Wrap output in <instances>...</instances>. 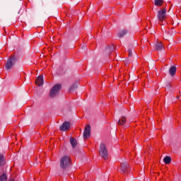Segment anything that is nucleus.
Wrapping results in <instances>:
<instances>
[{
	"instance_id": "f257e3e1",
	"label": "nucleus",
	"mask_w": 181,
	"mask_h": 181,
	"mask_svg": "<svg viewBox=\"0 0 181 181\" xmlns=\"http://www.w3.org/2000/svg\"><path fill=\"white\" fill-rule=\"evenodd\" d=\"M71 165V158H70V156H64L61 158L60 160V167L62 169H66V168H69Z\"/></svg>"
},
{
	"instance_id": "9b49d317",
	"label": "nucleus",
	"mask_w": 181,
	"mask_h": 181,
	"mask_svg": "<svg viewBox=\"0 0 181 181\" xmlns=\"http://www.w3.org/2000/svg\"><path fill=\"white\" fill-rule=\"evenodd\" d=\"M163 49V45H162V43L160 42H156L155 45V50H157L158 52L162 50Z\"/></svg>"
},
{
	"instance_id": "9d476101",
	"label": "nucleus",
	"mask_w": 181,
	"mask_h": 181,
	"mask_svg": "<svg viewBox=\"0 0 181 181\" xmlns=\"http://www.w3.org/2000/svg\"><path fill=\"white\" fill-rule=\"evenodd\" d=\"M177 68L175 66H171L169 69V74L172 77L176 74Z\"/></svg>"
},
{
	"instance_id": "ddd939ff",
	"label": "nucleus",
	"mask_w": 181,
	"mask_h": 181,
	"mask_svg": "<svg viewBox=\"0 0 181 181\" xmlns=\"http://www.w3.org/2000/svg\"><path fill=\"white\" fill-rule=\"evenodd\" d=\"M5 157L4 156V154L0 153V166H4L5 165Z\"/></svg>"
},
{
	"instance_id": "f3484780",
	"label": "nucleus",
	"mask_w": 181,
	"mask_h": 181,
	"mask_svg": "<svg viewBox=\"0 0 181 181\" xmlns=\"http://www.w3.org/2000/svg\"><path fill=\"white\" fill-rule=\"evenodd\" d=\"M163 161H164V163H165L166 165H169V163L172 162V158H170V157L169 156H166L164 158Z\"/></svg>"
},
{
	"instance_id": "39448f33",
	"label": "nucleus",
	"mask_w": 181,
	"mask_h": 181,
	"mask_svg": "<svg viewBox=\"0 0 181 181\" xmlns=\"http://www.w3.org/2000/svg\"><path fill=\"white\" fill-rule=\"evenodd\" d=\"M157 18L160 25H163V21L166 19V8L159 10L158 11Z\"/></svg>"
},
{
	"instance_id": "20e7f679",
	"label": "nucleus",
	"mask_w": 181,
	"mask_h": 181,
	"mask_svg": "<svg viewBox=\"0 0 181 181\" xmlns=\"http://www.w3.org/2000/svg\"><path fill=\"white\" fill-rule=\"evenodd\" d=\"M62 88V84L57 83L55 84L50 90L49 92V97H56L57 94H59V92L60 91V89Z\"/></svg>"
},
{
	"instance_id": "dca6fc26",
	"label": "nucleus",
	"mask_w": 181,
	"mask_h": 181,
	"mask_svg": "<svg viewBox=\"0 0 181 181\" xmlns=\"http://www.w3.org/2000/svg\"><path fill=\"white\" fill-rule=\"evenodd\" d=\"M163 0H154V4L156 6H162Z\"/></svg>"
},
{
	"instance_id": "0eeeda50",
	"label": "nucleus",
	"mask_w": 181,
	"mask_h": 181,
	"mask_svg": "<svg viewBox=\"0 0 181 181\" xmlns=\"http://www.w3.org/2000/svg\"><path fill=\"white\" fill-rule=\"evenodd\" d=\"M120 170L122 173H128V170H129V167H128L127 163H122L121 164Z\"/></svg>"
},
{
	"instance_id": "4468645a",
	"label": "nucleus",
	"mask_w": 181,
	"mask_h": 181,
	"mask_svg": "<svg viewBox=\"0 0 181 181\" xmlns=\"http://www.w3.org/2000/svg\"><path fill=\"white\" fill-rule=\"evenodd\" d=\"M127 123V118L125 117H122L118 120V125H124Z\"/></svg>"
},
{
	"instance_id": "7ed1b4c3",
	"label": "nucleus",
	"mask_w": 181,
	"mask_h": 181,
	"mask_svg": "<svg viewBox=\"0 0 181 181\" xmlns=\"http://www.w3.org/2000/svg\"><path fill=\"white\" fill-rule=\"evenodd\" d=\"M100 156L101 158L105 159V160H107L108 159V151L107 150V148L105 147V144H101L100 146V151H99Z\"/></svg>"
},
{
	"instance_id": "2eb2a0df",
	"label": "nucleus",
	"mask_w": 181,
	"mask_h": 181,
	"mask_svg": "<svg viewBox=\"0 0 181 181\" xmlns=\"http://www.w3.org/2000/svg\"><path fill=\"white\" fill-rule=\"evenodd\" d=\"M128 33V30H121L119 33H118V37H124V36H125V35Z\"/></svg>"
},
{
	"instance_id": "6ab92c4d",
	"label": "nucleus",
	"mask_w": 181,
	"mask_h": 181,
	"mask_svg": "<svg viewBox=\"0 0 181 181\" xmlns=\"http://www.w3.org/2000/svg\"><path fill=\"white\" fill-rule=\"evenodd\" d=\"M129 56H132V49L128 50Z\"/></svg>"
},
{
	"instance_id": "f8f14e48",
	"label": "nucleus",
	"mask_w": 181,
	"mask_h": 181,
	"mask_svg": "<svg viewBox=\"0 0 181 181\" xmlns=\"http://www.w3.org/2000/svg\"><path fill=\"white\" fill-rule=\"evenodd\" d=\"M70 143H71L72 148H76V146H77V140H76V139L71 137Z\"/></svg>"
},
{
	"instance_id": "a211bd4d",
	"label": "nucleus",
	"mask_w": 181,
	"mask_h": 181,
	"mask_svg": "<svg viewBox=\"0 0 181 181\" xmlns=\"http://www.w3.org/2000/svg\"><path fill=\"white\" fill-rule=\"evenodd\" d=\"M8 179V177H6V175L4 174L3 175H1L0 177V181H5Z\"/></svg>"
},
{
	"instance_id": "1a4fd4ad",
	"label": "nucleus",
	"mask_w": 181,
	"mask_h": 181,
	"mask_svg": "<svg viewBox=\"0 0 181 181\" xmlns=\"http://www.w3.org/2000/svg\"><path fill=\"white\" fill-rule=\"evenodd\" d=\"M70 128V122H65L60 127L61 131H67Z\"/></svg>"
},
{
	"instance_id": "423d86ee",
	"label": "nucleus",
	"mask_w": 181,
	"mask_h": 181,
	"mask_svg": "<svg viewBox=\"0 0 181 181\" xmlns=\"http://www.w3.org/2000/svg\"><path fill=\"white\" fill-rule=\"evenodd\" d=\"M90 135H91V127L90 125H86L83 132V139L90 138Z\"/></svg>"
},
{
	"instance_id": "aec40b11",
	"label": "nucleus",
	"mask_w": 181,
	"mask_h": 181,
	"mask_svg": "<svg viewBox=\"0 0 181 181\" xmlns=\"http://www.w3.org/2000/svg\"><path fill=\"white\" fill-rule=\"evenodd\" d=\"M70 90H73V86L70 88Z\"/></svg>"
},
{
	"instance_id": "412c9836",
	"label": "nucleus",
	"mask_w": 181,
	"mask_h": 181,
	"mask_svg": "<svg viewBox=\"0 0 181 181\" xmlns=\"http://www.w3.org/2000/svg\"><path fill=\"white\" fill-rule=\"evenodd\" d=\"M83 49H86V46H83Z\"/></svg>"
},
{
	"instance_id": "6e6552de",
	"label": "nucleus",
	"mask_w": 181,
	"mask_h": 181,
	"mask_svg": "<svg viewBox=\"0 0 181 181\" xmlns=\"http://www.w3.org/2000/svg\"><path fill=\"white\" fill-rule=\"evenodd\" d=\"M43 83H44V81H43V76L42 75H40L39 76L36 80H35V84H37V86H43Z\"/></svg>"
},
{
	"instance_id": "f03ea898",
	"label": "nucleus",
	"mask_w": 181,
	"mask_h": 181,
	"mask_svg": "<svg viewBox=\"0 0 181 181\" xmlns=\"http://www.w3.org/2000/svg\"><path fill=\"white\" fill-rule=\"evenodd\" d=\"M16 57L12 55L10 56L6 64V70H11V69H13V66H15V63H16Z\"/></svg>"
}]
</instances>
